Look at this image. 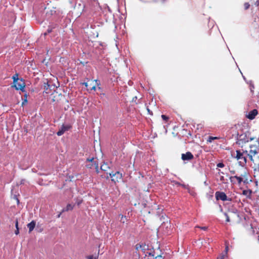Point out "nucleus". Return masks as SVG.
<instances>
[{"mask_svg": "<svg viewBox=\"0 0 259 259\" xmlns=\"http://www.w3.org/2000/svg\"><path fill=\"white\" fill-rule=\"evenodd\" d=\"M249 147L250 150L249 153L247 154V156L251 161H253V156H255L257 153V152L255 145H251Z\"/></svg>", "mask_w": 259, "mask_h": 259, "instance_id": "obj_10", "label": "nucleus"}, {"mask_svg": "<svg viewBox=\"0 0 259 259\" xmlns=\"http://www.w3.org/2000/svg\"><path fill=\"white\" fill-rule=\"evenodd\" d=\"M245 10H247L249 8L250 4L248 3H245L244 4Z\"/></svg>", "mask_w": 259, "mask_h": 259, "instance_id": "obj_24", "label": "nucleus"}, {"mask_svg": "<svg viewBox=\"0 0 259 259\" xmlns=\"http://www.w3.org/2000/svg\"><path fill=\"white\" fill-rule=\"evenodd\" d=\"M52 29L53 28H49L47 30V32H45L44 33L45 35H46L48 33H51L52 31Z\"/></svg>", "mask_w": 259, "mask_h": 259, "instance_id": "obj_27", "label": "nucleus"}, {"mask_svg": "<svg viewBox=\"0 0 259 259\" xmlns=\"http://www.w3.org/2000/svg\"><path fill=\"white\" fill-rule=\"evenodd\" d=\"M101 169L103 171H106L107 174H109L107 172L108 169H109V166H108L107 163H104L103 164L101 165L100 167Z\"/></svg>", "mask_w": 259, "mask_h": 259, "instance_id": "obj_17", "label": "nucleus"}, {"mask_svg": "<svg viewBox=\"0 0 259 259\" xmlns=\"http://www.w3.org/2000/svg\"><path fill=\"white\" fill-rule=\"evenodd\" d=\"M235 157L237 160H240L239 161V164L240 165L243 166L247 162L246 158L243 156V153H241L239 150L236 151V156Z\"/></svg>", "mask_w": 259, "mask_h": 259, "instance_id": "obj_8", "label": "nucleus"}, {"mask_svg": "<svg viewBox=\"0 0 259 259\" xmlns=\"http://www.w3.org/2000/svg\"><path fill=\"white\" fill-rule=\"evenodd\" d=\"M15 233L16 235H18L19 233V228H17L15 231Z\"/></svg>", "mask_w": 259, "mask_h": 259, "instance_id": "obj_31", "label": "nucleus"}, {"mask_svg": "<svg viewBox=\"0 0 259 259\" xmlns=\"http://www.w3.org/2000/svg\"><path fill=\"white\" fill-rule=\"evenodd\" d=\"M228 251V246H226V248H225V251L223 252V253H226V254L227 255Z\"/></svg>", "mask_w": 259, "mask_h": 259, "instance_id": "obj_29", "label": "nucleus"}, {"mask_svg": "<svg viewBox=\"0 0 259 259\" xmlns=\"http://www.w3.org/2000/svg\"><path fill=\"white\" fill-rule=\"evenodd\" d=\"M217 166L218 167L223 168V167H224L225 166V165H224V164L223 163L220 162V163L217 164Z\"/></svg>", "mask_w": 259, "mask_h": 259, "instance_id": "obj_26", "label": "nucleus"}, {"mask_svg": "<svg viewBox=\"0 0 259 259\" xmlns=\"http://www.w3.org/2000/svg\"><path fill=\"white\" fill-rule=\"evenodd\" d=\"M137 98L136 96L134 97L133 98V99H132V101L133 102H136V100H137Z\"/></svg>", "mask_w": 259, "mask_h": 259, "instance_id": "obj_33", "label": "nucleus"}, {"mask_svg": "<svg viewBox=\"0 0 259 259\" xmlns=\"http://www.w3.org/2000/svg\"><path fill=\"white\" fill-rule=\"evenodd\" d=\"M36 223L34 221H32L30 223L27 224V227L29 229V232L30 233L33 231L35 228Z\"/></svg>", "mask_w": 259, "mask_h": 259, "instance_id": "obj_15", "label": "nucleus"}, {"mask_svg": "<svg viewBox=\"0 0 259 259\" xmlns=\"http://www.w3.org/2000/svg\"><path fill=\"white\" fill-rule=\"evenodd\" d=\"M15 226H16V229H17V228H18V222L17 220L16 221V222H15Z\"/></svg>", "mask_w": 259, "mask_h": 259, "instance_id": "obj_30", "label": "nucleus"}, {"mask_svg": "<svg viewBox=\"0 0 259 259\" xmlns=\"http://www.w3.org/2000/svg\"><path fill=\"white\" fill-rule=\"evenodd\" d=\"M27 101L26 99H25L23 102H22V104H24L25 103H27Z\"/></svg>", "mask_w": 259, "mask_h": 259, "instance_id": "obj_39", "label": "nucleus"}, {"mask_svg": "<svg viewBox=\"0 0 259 259\" xmlns=\"http://www.w3.org/2000/svg\"><path fill=\"white\" fill-rule=\"evenodd\" d=\"M13 79V83H16V82H18L20 79L18 78V74L17 73L15 74L12 77Z\"/></svg>", "mask_w": 259, "mask_h": 259, "instance_id": "obj_21", "label": "nucleus"}, {"mask_svg": "<svg viewBox=\"0 0 259 259\" xmlns=\"http://www.w3.org/2000/svg\"><path fill=\"white\" fill-rule=\"evenodd\" d=\"M219 139V138L218 137H212V136H209L207 140V141L208 142H209V143H211L212 142V141L214 140H215V139Z\"/></svg>", "mask_w": 259, "mask_h": 259, "instance_id": "obj_22", "label": "nucleus"}, {"mask_svg": "<svg viewBox=\"0 0 259 259\" xmlns=\"http://www.w3.org/2000/svg\"><path fill=\"white\" fill-rule=\"evenodd\" d=\"M255 5L258 6L259 5V0H257L256 2H255Z\"/></svg>", "mask_w": 259, "mask_h": 259, "instance_id": "obj_36", "label": "nucleus"}, {"mask_svg": "<svg viewBox=\"0 0 259 259\" xmlns=\"http://www.w3.org/2000/svg\"><path fill=\"white\" fill-rule=\"evenodd\" d=\"M13 87H15L17 90H20L23 91L25 87V84L24 80L22 79H21L18 80V82H16V83H14V85H13Z\"/></svg>", "mask_w": 259, "mask_h": 259, "instance_id": "obj_11", "label": "nucleus"}, {"mask_svg": "<svg viewBox=\"0 0 259 259\" xmlns=\"http://www.w3.org/2000/svg\"><path fill=\"white\" fill-rule=\"evenodd\" d=\"M254 139V138H250L249 139L247 137V135L246 134H243L239 135L238 137V144H243L246 143L248 142L249 141H251Z\"/></svg>", "mask_w": 259, "mask_h": 259, "instance_id": "obj_7", "label": "nucleus"}, {"mask_svg": "<svg viewBox=\"0 0 259 259\" xmlns=\"http://www.w3.org/2000/svg\"><path fill=\"white\" fill-rule=\"evenodd\" d=\"M200 228L203 230H207V228L206 227H200Z\"/></svg>", "mask_w": 259, "mask_h": 259, "instance_id": "obj_34", "label": "nucleus"}, {"mask_svg": "<svg viewBox=\"0 0 259 259\" xmlns=\"http://www.w3.org/2000/svg\"><path fill=\"white\" fill-rule=\"evenodd\" d=\"M79 204H80V202H78V205H79Z\"/></svg>", "mask_w": 259, "mask_h": 259, "instance_id": "obj_43", "label": "nucleus"}, {"mask_svg": "<svg viewBox=\"0 0 259 259\" xmlns=\"http://www.w3.org/2000/svg\"><path fill=\"white\" fill-rule=\"evenodd\" d=\"M252 193V191L250 189L244 190L242 192V194L243 195L246 196L247 198L249 199H251Z\"/></svg>", "mask_w": 259, "mask_h": 259, "instance_id": "obj_14", "label": "nucleus"}, {"mask_svg": "<svg viewBox=\"0 0 259 259\" xmlns=\"http://www.w3.org/2000/svg\"><path fill=\"white\" fill-rule=\"evenodd\" d=\"M82 84L84 85V86L87 88V90L88 91H95L96 89V85L99 86L100 85L99 81L98 80H89L87 82L82 83Z\"/></svg>", "mask_w": 259, "mask_h": 259, "instance_id": "obj_5", "label": "nucleus"}, {"mask_svg": "<svg viewBox=\"0 0 259 259\" xmlns=\"http://www.w3.org/2000/svg\"><path fill=\"white\" fill-rule=\"evenodd\" d=\"M257 142L259 143V138L258 139Z\"/></svg>", "mask_w": 259, "mask_h": 259, "instance_id": "obj_41", "label": "nucleus"}, {"mask_svg": "<svg viewBox=\"0 0 259 259\" xmlns=\"http://www.w3.org/2000/svg\"><path fill=\"white\" fill-rule=\"evenodd\" d=\"M226 217V221L227 222H239L240 217L237 212L230 211L229 213H225Z\"/></svg>", "mask_w": 259, "mask_h": 259, "instance_id": "obj_3", "label": "nucleus"}, {"mask_svg": "<svg viewBox=\"0 0 259 259\" xmlns=\"http://www.w3.org/2000/svg\"><path fill=\"white\" fill-rule=\"evenodd\" d=\"M230 172L232 174H235V171L234 170H230Z\"/></svg>", "mask_w": 259, "mask_h": 259, "instance_id": "obj_35", "label": "nucleus"}, {"mask_svg": "<svg viewBox=\"0 0 259 259\" xmlns=\"http://www.w3.org/2000/svg\"><path fill=\"white\" fill-rule=\"evenodd\" d=\"M87 259H98V254L94 256L93 255H89L87 257Z\"/></svg>", "mask_w": 259, "mask_h": 259, "instance_id": "obj_23", "label": "nucleus"}, {"mask_svg": "<svg viewBox=\"0 0 259 259\" xmlns=\"http://www.w3.org/2000/svg\"><path fill=\"white\" fill-rule=\"evenodd\" d=\"M73 207H74L73 205H72L70 204H68L67 205L66 208L62 210V211L63 212H64V211H67L68 210H72L73 208Z\"/></svg>", "mask_w": 259, "mask_h": 259, "instance_id": "obj_19", "label": "nucleus"}, {"mask_svg": "<svg viewBox=\"0 0 259 259\" xmlns=\"http://www.w3.org/2000/svg\"><path fill=\"white\" fill-rule=\"evenodd\" d=\"M243 153H245V154H246L247 155V154H248V152H247V150L244 151L243 152Z\"/></svg>", "mask_w": 259, "mask_h": 259, "instance_id": "obj_38", "label": "nucleus"}, {"mask_svg": "<svg viewBox=\"0 0 259 259\" xmlns=\"http://www.w3.org/2000/svg\"><path fill=\"white\" fill-rule=\"evenodd\" d=\"M18 203L19 202L18 199H17Z\"/></svg>", "mask_w": 259, "mask_h": 259, "instance_id": "obj_40", "label": "nucleus"}, {"mask_svg": "<svg viewBox=\"0 0 259 259\" xmlns=\"http://www.w3.org/2000/svg\"><path fill=\"white\" fill-rule=\"evenodd\" d=\"M76 7L77 9L81 11L80 14L83 13L87 16L92 15L94 14L92 6L90 5L85 6L83 3H79Z\"/></svg>", "mask_w": 259, "mask_h": 259, "instance_id": "obj_2", "label": "nucleus"}, {"mask_svg": "<svg viewBox=\"0 0 259 259\" xmlns=\"http://www.w3.org/2000/svg\"><path fill=\"white\" fill-rule=\"evenodd\" d=\"M155 258L158 259H163V257L161 255H158L155 256Z\"/></svg>", "mask_w": 259, "mask_h": 259, "instance_id": "obj_28", "label": "nucleus"}, {"mask_svg": "<svg viewBox=\"0 0 259 259\" xmlns=\"http://www.w3.org/2000/svg\"><path fill=\"white\" fill-rule=\"evenodd\" d=\"M98 89H101V88H100V87H98Z\"/></svg>", "mask_w": 259, "mask_h": 259, "instance_id": "obj_42", "label": "nucleus"}, {"mask_svg": "<svg viewBox=\"0 0 259 259\" xmlns=\"http://www.w3.org/2000/svg\"><path fill=\"white\" fill-rule=\"evenodd\" d=\"M86 167L88 168H95L97 174L99 172L98 163L94 160V158H88L86 160Z\"/></svg>", "mask_w": 259, "mask_h": 259, "instance_id": "obj_4", "label": "nucleus"}, {"mask_svg": "<svg viewBox=\"0 0 259 259\" xmlns=\"http://www.w3.org/2000/svg\"><path fill=\"white\" fill-rule=\"evenodd\" d=\"M109 177L111 178V181L116 183L117 182H119V180H121L122 175V174L119 171H116L115 173L113 174V172H109V176H107V179H108Z\"/></svg>", "mask_w": 259, "mask_h": 259, "instance_id": "obj_6", "label": "nucleus"}, {"mask_svg": "<svg viewBox=\"0 0 259 259\" xmlns=\"http://www.w3.org/2000/svg\"><path fill=\"white\" fill-rule=\"evenodd\" d=\"M248 173L246 170L245 169H243V172L240 175V176H238L237 175L234 176H231L230 177V182L232 184H235V183L234 182L233 179H236L237 181V184L238 185H240L242 182H244V183L246 182L247 181V176Z\"/></svg>", "mask_w": 259, "mask_h": 259, "instance_id": "obj_1", "label": "nucleus"}, {"mask_svg": "<svg viewBox=\"0 0 259 259\" xmlns=\"http://www.w3.org/2000/svg\"><path fill=\"white\" fill-rule=\"evenodd\" d=\"M119 217L120 218V222L123 224H124L127 221L126 217L121 214L119 215Z\"/></svg>", "mask_w": 259, "mask_h": 259, "instance_id": "obj_18", "label": "nucleus"}, {"mask_svg": "<svg viewBox=\"0 0 259 259\" xmlns=\"http://www.w3.org/2000/svg\"><path fill=\"white\" fill-rule=\"evenodd\" d=\"M161 118H162L163 120H165V121H167L169 119L168 117H167L165 115H162Z\"/></svg>", "mask_w": 259, "mask_h": 259, "instance_id": "obj_25", "label": "nucleus"}, {"mask_svg": "<svg viewBox=\"0 0 259 259\" xmlns=\"http://www.w3.org/2000/svg\"><path fill=\"white\" fill-rule=\"evenodd\" d=\"M227 255L226 254V253L222 252L219 255L217 259H227Z\"/></svg>", "mask_w": 259, "mask_h": 259, "instance_id": "obj_20", "label": "nucleus"}, {"mask_svg": "<svg viewBox=\"0 0 259 259\" xmlns=\"http://www.w3.org/2000/svg\"><path fill=\"white\" fill-rule=\"evenodd\" d=\"M68 128H69V127L68 126L63 125L61 128V130H59L57 132V135L59 136L62 135L65 131H66L68 130Z\"/></svg>", "mask_w": 259, "mask_h": 259, "instance_id": "obj_16", "label": "nucleus"}, {"mask_svg": "<svg viewBox=\"0 0 259 259\" xmlns=\"http://www.w3.org/2000/svg\"><path fill=\"white\" fill-rule=\"evenodd\" d=\"M147 111L148 112V113H149L150 114L152 115V111H150V110L148 108H147Z\"/></svg>", "mask_w": 259, "mask_h": 259, "instance_id": "obj_32", "label": "nucleus"}, {"mask_svg": "<svg viewBox=\"0 0 259 259\" xmlns=\"http://www.w3.org/2000/svg\"><path fill=\"white\" fill-rule=\"evenodd\" d=\"M181 158L183 160H191L194 158L193 155L190 152L182 154Z\"/></svg>", "mask_w": 259, "mask_h": 259, "instance_id": "obj_12", "label": "nucleus"}, {"mask_svg": "<svg viewBox=\"0 0 259 259\" xmlns=\"http://www.w3.org/2000/svg\"><path fill=\"white\" fill-rule=\"evenodd\" d=\"M79 204H80V202H78V205H79Z\"/></svg>", "mask_w": 259, "mask_h": 259, "instance_id": "obj_44", "label": "nucleus"}, {"mask_svg": "<svg viewBox=\"0 0 259 259\" xmlns=\"http://www.w3.org/2000/svg\"><path fill=\"white\" fill-rule=\"evenodd\" d=\"M257 113L258 112L256 109H253L249 112L248 115H247V117L249 119H253L257 114Z\"/></svg>", "mask_w": 259, "mask_h": 259, "instance_id": "obj_13", "label": "nucleus"}, {"mask_svg": "<svg viewBox=\"0 0 259 259\" xmlns=\"http://www.w3.org/2000/svg\"><path fill=\"white\" fill-rule=\"evenodd\" d=\"M215 196L217 200H221L223 201H230L231 199H228L226 194L223 192L217 191L215 193Z\"/></svg>", "mask_w": 259, "mask_h": 259, "instance_id": "obj_9", "label": "nucleus"}, {"mask_svg": "<svg viewBox=\"0 0 259 259\" xmlns=\"http://www.w3.org/2000/svg\"><path fill=\"white\" fill-rule=\"evenodd\" d=\"M149 255L150 256V255H151L152 256L154 257V254H153V253H149Z\"/></svg>", "mask_w": 259, "mask_h": 259, "instance_id": "obj_37", "label": "nucleus"}]
</instances>
